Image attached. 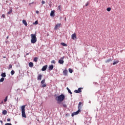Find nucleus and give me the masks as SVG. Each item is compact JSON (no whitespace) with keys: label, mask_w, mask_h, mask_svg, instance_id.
I'll list each match as a JSON object with an SVG mask.
<instances>
[{"label":"nucleus","mask_w":125,"mask_h":125,"mask_svg":"<svg viewBox=\"0 0 125 125\" xmlns=\"http://www.w3.org/2000/svg\"><path fill=\"white\" fill-rule=\"evenodd\" d=\"M51 63L52 64H55V63H56V62H55V61L52 60V61H51Z\"/></svg>","instance_id":"obj_30"},{"label":"nucleus","mask_w":125,"mask_h":125,"mask_svg":"<svg viewBox=\"0 0 125 125\" xmlns=\"http://www.w3.org/2000/svg\"><path fill=\"white\" fill-rule=\"evenodd\" d=\"M68 70H69V73H70V74H72V73H73V69H72L71 68H69Z\"/></svg>","instance_id":"obj_23"},{"label":"nucleus","mask_w":125,"mask_h":125,"mask_svg":"<svg viewBox=\"0 0 125 125\" xmlns=\"http://www.w3.org/2000/svg\"><path fill=\"white\" fill-rule=\"evenodd\" d=\"M59 64H63L64 63V61L63 60H59Z\"/></svg>","instance_id":"obj_15"},{"label":"nucleus","mask_w":125,"mask_h":125,"mask_svg":"<svg viewBox=\"0 0 125 125\" xmlns=\"http://www.w3.org/2000/svg\"><path fill=\"white\" fill-rule=\"evenodd\" d=\"M46 69H47V65H45L43 66L42 69V71H46Z\"/></svg>","instance_id":"obj_10"},{"label":"nucleus","mask_w":125,"mask_h":125,"mask_svg":"<svg viewBox=\"0 0 125 125\" xmlns=\"http://www.w3.org/2000/svg\"><path fill=\"white\" fill-rule=\"evenodd\" d=\"M2 114H3V115H6V114H7V111L3 110L2 111Z\"/></svg>","instance_id":"obj_22"},{"label":"nucleus","mask_w":125,"mask_h":125,"mask_svg":"<svg viewBox=\"0 0 125 125\" xmlns=\"http://www.w3.org/2000/svg\"><path fill=\"white\" fill-rule=\"evenodd\" d=\"M80 112H81V110L78 109V110L77 111H76L75 112H73L71 114L72 117H74V116H76V115H78Z\"/></svg>","instance_id":"obj_4"},{"label":"nucleus","mask_w":125,"mask_h":125,"mask_svg":"<svg viewBox=\"0 0 125 125\" xmlns=\"http://www.w3.org/2000/svg\"><path fill=\"white\" fill-rule=\"evenodd\" d=\"M42 74L38 75V76L37 77V80L38 81H42Z\"/></svg>","instance_id":"obj_11"},{"label":"nucleus","mask_w":125,"mask_h":125,"mask_svg":"<svg viewBox=\"0 0 125 125\" xmlns=\"http://www.w3.org/2000/svg\"><path fill=\"white\" fill-rule=\"evenodd\" d=\"M26 107V105H22L21 107V115H22V117H23V118H26V113H25V107Z\"/></svg>","instance_id":"obj_3"},{"label":"nucleus","mask_w":125,"mask_h":125,"mask_svg":"<svg viewBox=\"0 0 125 125\" xmlns=\"http://www.w3.org/2000/svg\"><path fill=\"white\" fill-rule=\"evenodd\" d=\"M33 60L35 62H38V58L37 57L34 58Z\"/></svg>","instance_id":"obj_27"},{"label":"nucleus","mask_w":125,"mask_h":125,"mask_svg":"<svg viewBox=\"0 0 125 125\" xmlns=\"http://www.w3.org/2000/svg\"><path fill=\"white\" fill-rule=\"evenodd\" d=\"M63 75L65 76H68V70L66 69H65V70H63Z\"/></svg>","instance_id":"obj_8"},{"label":"nucleus","mask_w":125,"mask_h":125,"mask_svg":"<svg viewBox=\"0 0 125 125\" xmlns=\"http://www.w3.org/2000/svg\"><path fill=\"white\" fill-rule=\"evenodd\" d=\"M82 89H83V88H79L78 90H74V92L75 93H81V92H82Z\"/></svg>","instance_id":"obj_5"},{"label":"nucleus","mask_w":125,"mask_h":125,"mask_svg":"<svg viewBox=\"0 0 125 125\" xmlns=\"http://www.w3.org/2000/svg\"><path fill=\"white\" fill-rule=\"evenodd\" d=\"M22 23L24 24V25L25 26H27L28 25V24L27 23V21H25V20H23L22 21Z\"/></svg>","instance_id":"obj_14"},{"label":"nucleus","mask_w":125,"mask_h":125,"mask_svg":"<svg viewBox=\"0 0 125 125\" xmlns=\"http://www.w3.org/2000/svg\"><path fill=\"white\" fill-rule=\"evenodd\" d=\"M3 81H4V78L3 77H2L0 79V83H2V82H3Z\"/></svg>","instance_id":"obj_25"},{"label":"nucleus","mask_w":125,"mask_h":125,"mask_svg":"<svg viewBox=\"0 0 125 125\" xmlns=\"http://www.w3.org/2000/svg\"><path fill=\"white\" fill-rule=\"evenodd\" d=\"M3 58H6V57H3Z\"/></svg>","instance_id":"obj_47"},{"label":"nucleus","mask_w":125,"mask_h":125,"mask_svg":"<svg viewBox=\"0 0 125 125\" xmlns=\"http://www.w3.org/2000/svg\"><path fill=\"white\" fill-rule=\"evenodd\" d=\"M68 92L69 93H70V94H73V93H72V92H71V90L69 89V90L68 91Z\"/></svg>","instance_id":"obj_36"},{"label":"nucleus","mask_w":125,"mask_h":125,"mask_svg":"<svg viewBox=\"0 0 125 125\" xmlns=\"http://www.w3.org/2000/svg\"><path fill=\"white\" fill-rule=\"evenodd\" d=\"M62 104L63 108H67V105L66 104H63V103H62Z\"/></svg>","instance_id":"obj_26"},{"label":"nucleus","mask_w":125,"mask_h":125,"mask_svg":"<svg viewBox=\"0 0 125 125\" xmlns=\"http://www.w3.org/2000/svg\"><path fill=\"white\" fill-rule=\"evenodd\" d=\"M8 69L9 70H10V69H12V65L10 64Z\"/></svg>","instance_id":"obj_31"},{"label":"nucleus","mask_w":125,"mask_h":125,"mask_svg":"<svg viewBox=\"0 0 125 125\" xmlns=\"http://www.w3.org/2000/svg\"><path fill=\"white\" fill-rule=\"evenodd\" d=\"M113 61V60L112 59H109L105 61L106 63H110V62H112Z\"/></svg>","instance_id":"obj_13"},{"label":"nucleus","mask_w":125,"mask_h":125,"mask_svg":"<svg viewBox=\"0 0 125 125\" xmlns=\"http://www.w3.org/2000/svg\"><path fill=\"white\" fill-rule=\"evenodd\" d=\"M2 17H3V18H5V15H4V14H2Z\"/></svg>","instance_id":"obj_39"},{"label":"nucleus","mask_w":125,"mask_h":125,"mask_svg":"<svg viewBox=\"0 0 125 125\" xmlns=\"http://www.w3.org/2000/svg\"><path fill=\"white\" fill-rule=\"evenodd\" d=\"M83 103L79 102V104H78V109L81 110L82 109V107H83Z\"/></svg>","instance_id":"obj_7"},{"label":"nucleus","mask_w":125,"mask_h":125,"mask_svg":"<svg viewBox=\"0 0 125 125\" xmlns=\"http://www.w3.org/2000/svg\"><path fill=\"white\" fill-rule=\"evenodd\" d=\"M111 7H108L106 9V10L107 11L110 12L111 11Z\"/></svg>","instance_id":"obj_29"},{"label":"nucleus","mask_w":125,"mask_h":125,"mask_svg":"<svg viewBox=\"0 0 125 125\" xmlns=\"http://www.w3.org/2000/svg\"><path fill=\"white\" fill-rule=\"evenodd\" d=\"M0 123H1V125H2V124L3 123V122L1 120L0 121Z\"/></svg>","instance_id":"obj_42"},{"label":"nucleus","mask_w":125,"mask_h":125,"mask_svg":"<svg viewBox=\"0 0 125 125\" xmlns=\"http://www.w3.org/2000/svg\"><path fill=\"white\" fill-rule=\"evenodd\" d=\"M55 99L58 102V104H61V102L65 100V95L62 94L59 96L56 97Z\"/></svg>","instance_id":"obj_1"},{"label":"nucleus","mask_w":125,"mask_h":125,"mask_svg":"<svg viewBox=\"0 0 125 125\" xmlns=\"http://www.w3.org/2000/svg\"><path fill=\"white\" fill-rule=\"evenodd\" d=\"M53 68H54V67L53 66V65H49V70H50V71H51V70H53Z\"/></svg>","instance_id":"obj_16"},{"label":"nucleus","mask_w":125,"mask_h":125,"mask_svg":"<svg viewBox=\"0 0 125 125\" xmlns=\"http://www.w3.org/2000/svg\"><path fill=\"white\" fill-rule=\"evenodd\" d=\"M61 45H62V46H67V44L64 43V42H62L61 43Z\"/></svg>","instance_id":"obj_20"},{"label":"nucleus","mask_w":125,"mask_h":125,"mask_svg":"<svg viewBox=\"0 0 125 125\" xmlns=\"http://www.w3.org/2000/svg\"><path fill=\"white\" fill-rule=\"evenodd\" d=\"M46 86V84H43L42 85V87H45Z\"/></svg>","instance_id":"obj_32"},{"label":"nucleus","mask_w":125,"mask_h":125,"mask_svg":"<svg viewBox=\"0 0 125 125\" xmlns=\"http://www.w3.org/2000/svg\"><path fill=\"white\" fill-rule=\"evenodd\" d=\"M14 74H15V71H14V70H12L11 71V74L12 75H14Z\"/></svg>","instance_id":"obj_24"},{"label":"nucleus","mask_w":125,"mask_h":125,"mask_svg":"<svg viewBox=\"0 0 125 125\" xmlns=\"http://www.w3.org/2000/svg\"><path fill=\"white\" fill-rule=\"evenodd\" d=\"M58 9L59 10H60V9H61V5H60L59 6H58Z\"/></svg>","instance_id":"obj_35"},{"label":"nucleus","mask_w":125,"mask_h":125,"mask_svg":"<svg viewBox=\"0 0 125 125\" xmlns=\"http://www.w3.org/2000/svg\"><path fill=\"white\" fill-rule=\"evenodd\" d=\"M55 13V11L54 10L51 11L50 13V16L54 17V16H55V14H54Z\"/></svg>","instance_id":"obj_12"},{"label":"nucleus","mask_w":125,"mask_h":125,"mask_svg":"<svg viewBox=\"0 0 125 125\" xmlns=\"http://www.w3.org/2000/svg\"><path fill=\"white\" fill-rule=\"evenodd\" d=\"M45 83V79H43L42 80V81H41V83L42 84H43V83Z\"/></svg>","instance_id":"obj_28"},{"label":"nucleus","mask_w":125,"mask_h":125,"mask_svg":"<svg viewBox=\"0 0 125 125\" xmlns=\"http://www.w3.org/2000/svg\"><path fill=\"white\" fill-rule=\"evenodd\" d=\"M65 58V56H63L62 58H61L62 60H63Z\"/></svg>","instance_id":"obj_40"},{"label":"nucleus","mask_w":125,"mask_h":125,"mask_svg":"<svg viewBox=\"0 0 125 125\" xmlns=\"http://www.w3.org/2000/svg\"><path fill=\"white\" fill-rule=\"evenodd\" d=\"M4 101V102H6L7 101V96L5 98Z\"/></svg>","instance_id":"obj_34"},{"label":"nucleus","mask_w":125,"mask_h":125,"mask_svg":"<svg viewBox=\"0 0 125 125\" xmlns=\"http://www.w3.org/2000/svg\"><path fill=\"white\" fill-rule=\"evenodd\" d=\"M67 90L69 91L70 89H69L68 87L66 88Z\"/></svg>","instance_id":"obj_46"},{"label":"nucleus","mask_w":125,"mask_h":125,"mask_svg":"<svg viewBox=\"0 0 125 125\" xmlns=\"http://www.w3.org/2000/svg\"><path fill=\"white\" fill-rule=\"evenodd\" d=\"M67 90L69 91L70 89H69L68 87L66 88Z\"/></svg>","instance_id":"obj_45"},{"label":"nucleus","mask_w":125,"mask_h":125,"mask_svg":"<svg viewBox=\"0 0 125 125\" xmlns=\"http://www.w3.org/2000/svg\"><path fill=\"white\" fill-rule=\"evenodd\" d=\"M42 4H44V3H45V1H42Z\"/></svg>","instance_id":"obj_38"},{"label":"nucleus","mask_w":125,"mask_h":125,"mask_svg":"<svg viewBox=\"0 0 125 125\" xmlns=\"http://www.w3.org/2000/svg\"><path fill=\"white\" fill-rule=\"evenodd\" d=\"M36 13H37V14H39V11H36Z\"/></svg>","instance_id":"obj_43"},{"label":"nucleus","mask_w":125,"mask_h":125,"mask_svg":"<svg viewBox=\"0 0 125 125\" xmlns=\"http://www.w3.org/2000/svg\"><path fill=\"white\" fill-rule=\"evenodd\" d=\"M87 5H88V3L85 4V6H87Z\"/></svg>","instance_id":"obj_44"},{"label":"nucleus","mask_w":125,"mask_h":125,"mask_svg":"<svg viewBox=\"0 0 125 125\" xmlns=\"http://www.w3.org/2000/svg\"><path fill=\"white\" fill-rule=\"evenodd\" d=\"M5 125H12V124L11 123H6Z\"/></svg>","instance_id":"obj_37"},{"label":"nucleus","mask_w":125,"mask_h":125,"mask_svg":"<svg viewBox=\"0 0 125 125\" xmlns=\"http://www.w3.org/2000/svg\"><path fill=\"white\" fill-rule=\"evenodd\" d=\"M7 39H8V36L7 37Z\"/></svg>","instance_id":"obj_48"},{"label":"nucleus","mask_w":125,"mask_h":125,"mask_svg":"<svg viewBox=\"0 0 125 125\" xmlns=\"http://www.w3.org/2000/svg\"><path fill=\"white\" fill-rule=\"evenodd\" d=\"M38 21H36L35 22V23H34V24H35V25H38Z\"/></svg>","instance_id":"obj_33"},{"label":"nucleus","mask_w":125,"mask_h":125,"mask_svg":"<svg viewBox=\"0 0 125 125\" xmlns=\"http://www.w3.org/2000/svg\"><path fill=\"white\" fill-rule=\"evenodd\" d=\"M72 40H76L77 39V34L74 33L71 35Z\"/></svg>","instance_id":"obj_6"},{"label":"nucleus","mask_w":125,"mask_h":125,"mask_svg":"<svg viewBox=\"0 0 125 125\" xmlns=\"http://www.w3.org/2000/svg\"><path fill=\"white\" fill-rule=\"evenodd\" d=\"M29 67H34V63L32 62H30L29 63Z\"/></svg>","instance_id":"obj_17"},{"label":"nucleus","mask_w":125,"mask_h":125,"mask_svg":"<svg viewBox=\"0 0 125 125\" xmlns=\"http://www.w3.org/2000/svg\"><path fill=\"white\" fill-rule=\"evenodd\" d=\"M31 43H36L37 42V34H31Z\"/></svg>","instance_id":"obj_2"},{"label":"nucleus","mask_w":125,"mask_h":125,"mask_svg":"<svg viewBox=\"0 0 125 125\" xmlns=\"http://www.w3.org/2000/svg\"><path fill=\"white\" fill-rule=\"evenodd\" d=\"M119 62H120V61H114L113 63V65H116V64H118V63H119Z\"/></svg>","instance_id":"obj_19"},{"label":"nucleus","mask_w":125,"mask_h":125,"mask_svg":"<svg viewBox=\"0 0 125 125\" xmlns=\"http://www.w3.org/2000/svg\"><path fill=\"white\" fill-rule=\"evenodd\" d=\"M60 27H61V23H58L54 27V30H57V29L60 28Z\"/></svg>","instance_id":"obj_9"},{"label":"nucleus","mask_w":125,"mask_h":125,"mask_svg":"<svg viewBox=\"0 0 125 125\" xmlns=\"http://www.w3.org/2000/svg\"><path fill=\"white\" fill-rule=\"evenodd\" d=\"M12 13V9L10 8L9 11L7 13L8 14H11Z\"/></svg>","instance_id":"obj_21"},{"label":"nucleus","mask_w":125,"mask_h":125,"mask_svg":"<svg viewBox=\"0 0 125 125\" xmlns=\"http://www.w3.org/2000/svg\"><path fill=\"white\" fill-rule=\"evenodd\" d=\"M1 76L3 77V78H5V77H6V74H5V73H2L1 74Z\"/></svg>","instance_id":"obj_18"},{"label":"nucleus","mask_w":125,"mask_h":125,"mask_svg":"<svg viewBox=\"0 0 125 125\" xmlns=\"http://www.w3.org/2000/svg\"><path fill=\"white\" fill-rule=\"evenodd\" d=\"M7 122H10V121H11L10 118H8L7 119Z\"/></svg>","instance_id":"obj_41"}]
</instances>
